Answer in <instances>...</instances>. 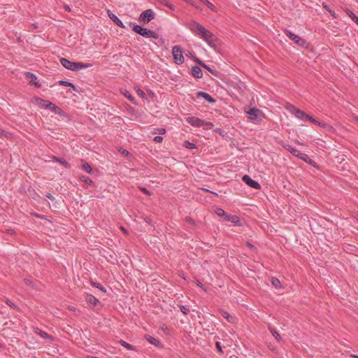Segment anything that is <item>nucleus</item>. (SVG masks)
Listing matches in <instances>:
<instances>
[{"label": "nucleus", "mask_w": 358, "mask_h": 358, "mask_svg": "<svg viewBox=\"0 0 358 358\" xmlns=\"http://www.w3.org/2000/svg\"><path fill=\"white\" fill-rule=\"evenodd\" d=\"M189 29L194 34L202 38L210 47L215 45L216 37L209 30L206 29L201 24L193 21L189 25Z\"/></svg>", "instance_id": "f257e3e1"}, {"label": "nucleus", "mask_w": 358, "mask_h": 358, "mask_svg": "<svg viewBox=\"0 0 358 358\" xmlns=\"http://www.w3.org/2000/svg\"><path fill=\"white\" fill-rule=\"evenodd\" d=\"M60 63L66 69L73 71H78L83 69H87L92 66L90 64L71 62L64 57L60 59Z\"/></svg>", "instance_id": "f03ea898"}, {"label": "nucleus", "mask_w": 358, "mask_h": 358, "mask_svg": "<svg viewBox=\"0 0 358 358\" xmlns=\"http://www.w3.org/2000/svg\"><path fill=\"white\" fill-rule=\"evenodd\" d=\"M133 31L144 37L152 38L157 39L159 38V35L154 31L144 28L140 25L135 24L133 27Z\"/></svg>", "instance_id": "7ed1b4c3"}, {"label": "nucleus", "mask_w": 358, "mask_h": 358, "mask_svg": "<svg viewBox=\"0 0 358 358\" xmlns=\"http://www.w3.org/2000/svg\"><path fill=\"white\" fill-rule=\"evenodd\" d=\"M172 54L173 57L174 62L177 64H181L184 62V57L182 54V50L180 46L175 45L172 48Z\"/></svg>", "instance_id": "20e7f679"}, {"label": "nucleus", "mask_w": 358, "mask_h": 358, "mask_svg": "<svg viewBox=\"0 0 358 358\" xmlns=\"http://www.w3.org/2000/svg\"><path fill=\"white\" fill-rule=\"evenodd\" d=\"M155 12L152 9H147L140 15L138 20L143 24H148L155 19Z\"/></svg>", "instance_id": "39448f33"}, {"label": "nucleus", "mask_w": 358, "mask_h": 358, "mask_svg": "<svg viewBox=\"0 0 358 358\" xmlns=\"http://www.w3.org/2000/svg\"><path fill=\"white\" fill-rule=\"evenodd\" d=\"M285 34L290 40L293 41L299 46L303 47L306 45V42L303 38L292 33L289 30H285Z\"/></svg>", "instance_id": "423d86ee"}, {"label": "nucleus", "mask_w": 358, "mask_h": 358, "mask_svg": "<svg viewBox=\"0 0 358 358\" xmlns=\"http://www.w3.org/2000/svg\"><path fill=\"white\" fill-rule=\"evenodd\" d=\"M243 182H245L248 186L255 189H259L261 188L260 185L255 180H252L249 176L244 175L242 178Z\"/></svg>", "instance_id": "0eeeda50"}, {"label": "nucleus", "mask_w": 358, "mask_h": 358, "mask_svg": "<svg viewBox=\"0 0 358 358\" xmlns=\"http://www.w3.org/2000/svg\"><path fill=\"white\" fill-rule=\"evenodd\" d=\"M290 112L294 115V116L299 119L306 120L307 115L303 111L295 108L293 106H290Z\"/></svg>", "instance_id": "6e6552de"}, {"label": "nucleus", "mask_w": 358, "mask_h": 358, "mask_svg": "<svg viewBox=\"0 0 358 358\" xmlns=\"http://www.w3.org/2000/svg\"><path fill=\"white\" fill-rule=\"evenodd\" d=\"M186 122L195 127H201L203 124V120L196 117H187Z\"/></svg>", "instance_id": "1a4fd4ad"}, {"label": "nucleus", "mask_w": 358, "mask_h": 358, "mask_svg": "<svg viewBox=\"0 0 358 358\" xmlns=\"http://www.w3.org/2000/svg\"><path fill=\"white\" fill-rule=\"evenodd\" d=\"M248 113L250 115V118L253 120H258L261 115L260 110L256 108L250 109Z\"/></svg>", "instance_id": "9d476101"}, {"label": "nucleus", "mask_w": 358, "mask_h": 358, "mask_svg": "<svg viewBox=\"0 0 358 358\" xmlns=\"http://www.w3.org/2000/svg\"><path fill=\"white\" fill-rule=\"evenodd\" d=\"M197 97H203L208 103H213L215 102V100L210 94L204 92H198Z\"/></svg>", "instance_id": "9b49d317"}, {"label": "nucleus", "mask_w": 358, "mask_h": 358, "mask_svg": "<svg viewBox=\"0 0 358 358\" xmlns=\"http://www.w3.org/2000/svg\"><path fill=\"white\" fill-rule=\"evenodd\" d=\"M224 219L227 221L231 222L235 224L241 225L240 218L236 215H226Z\"/></svg>", "instance_id": "f8f14e48"}, {"label": "nucleus", "mask_w": 358, "mask_h": 358, "mask_svg": "<svg viewBox=\"0 0 358 358\" xmlns=\"http://www.w3.org/2000/svg\"><path fill=\"white\" fill-rule=\"evenodd\" d=\"M108 17L119 27H124V24L113 13H112L110 10H108Z\"/></svg>", "instance_id": "ddd939ff"}, {"label": "nucleus", "mask_w": 358, "mask_h": 358, "mask_svg": "<svg viewBox=\"0 0 358 358\" xmlns=\"http://www.w3.org/2000/svg\"><path fill=\"white\" fill-rule=\"evenodd\" d=\"M192 75L194 78H201L203 76V73L199 66H194L192 68Z\"/></svg>", "instance_id": "4468645a"}, {"label": "nucleus", "mask_w": 358, "mask_h": 358, "mask_svg": "<svg viewBox=\"0 0 358 358\" xmlns=\"http://www.w3.org/2000/svg\"><path fill=\"white\" fill-rule=\"evenodd\" d=\"M40 103H41L42 107H43L45 108H50L52 110H55L57 108V106H55L52 103H50V101H46V100L41 99Z\"/></svg>", "instance_id": "2eb2a0df"}, {"label": "nucleus", "mask_w": 358, "mask_h": 358, "mask_svg": "<svg viewBox=\"0 0 358 358\" xmlns=\"http://www.w3.org/2000/svg\"><path fill=\"white\" fill-rule=\"evenodd\" d=\"M86 301L93 306H95L99 303V300L92 294H87Z\"/></svg>", "instance_id": "dca6fc26"}, {"label": "nucleus", "mask_w": 358, "mask_h": 358, "mask_svg": "<svg viewBox=\"0 0 358 358\" xmlns=\"http://www.w3.org/2000/svg\"><path fill=\"white\" fill-rule=\"evenodd\" d=\"M81 168L83 171L87 172V173H91L92 172V168L91 166L86 162L82 161Z\"/></svg>", "instance_id": "f3484780"}, {"label": "nucleus", "mask_w": 358, "mask_h": 358, "mask_svg": "<svg viewBox=\"0 0 358 358\" xmlns=\"http://www.w3.org/2000/svg\"><path fill=\"white\" fill-rule=\"evenodd\" d=\"M345 11L352 20L358 25V17L353 13V12L348 8H345Z\"/></svg>", "instance_id": "a211bd4d"}, {"label": "nucleus", "mask_w": 358, "mask_h": 358, "mask_svg": "<svg viewBox=\"0 0 358 358\" xmlns=\"http://www.w3.org/2000/svg\"><path fill=\"white\" fill-rule=\"evenodd\" d=\"M146 339L150 343H151L155 346L160 345V341L151 336H146Z\"/></svg>", "instance_id": "6ab92c4d"}, {"label": "nucleus", "mask_w": 358, "mask_h": 358, "mask_svg": "<svg viewBox=\"0 0 358 358\" xmlns=\"http://www.w3.org/2000/svg\"><path fill=\"white\" fill-rule=\"evenodd\" d=\"M294 155L305 162H307L308 159H309L307 155L301 152L299 150H297V152L294 153Z\"/></svg>", "instance_id": "aec40b11"}, {"label": "nucleus", "mask_w": 358, "mask_h": 358, "mask_svg": "<svg viewBox=\"0 0 358 358\" xmlns=\"http://www.w3.org/2000/svg\"><path fill=\"white\" fill-rule=\"evenodd\" d=\"M26 76L28 78H30V83L34 84L36 86H40V85H37L35 81L36 80L37 78L35 75H34L31 73H26Z\"/></svg>", "instance_id": "412c9836"}, {"label": "nucleus", "mask_w": 358, "mask_h": 358, "mask_svg": "<svg viewBox=\"0 0 358 358\" xmlns=\"http://www.w3.org/2000/svg\"><path fill=\"white\" fill-rule=\"evenodd\" d=\"M271 282L273 287L278 289L281 287V283L280 281L275 277L271 278Z\"/></svg>", "instance_id": "4be33fe9"}, {"label": "nucleus", "mask_w": 358, "mask_h": 358, "mask_svg": "<svg viewBox=\"0 0 358 358\" xmlns=\"http://www.w3.org/2000/svg\"><path fill=\"white\" fill-rule=\"evenodd\" d=\"M201 3L206 5L208 8H209L213 11H216V7L211 3L208 0H199Z\"/></svg>", "instance_id": "5701e85b"}, {"label": "nucleus", "mask_w": 358, "mask_h": 358, "mask_svg": "<svg viewBox=\"0 0 358 358\" xmlns=\"http://www.w3.org/2000/svg\"><path fill=\"white\" fill-rule=\"evenodd\" d=\"M322 7H323V8H324L327 11H328V12L329 13V14H330L333 17H334V18H336V17H337V15H336V13H335L334 10H332L329 8V6L328 5H327L326 3H322Z\"/></svg>", "instance_id": "b1692460"}, {"label": "nucleus", "mask_w": 358, "mask_h": 358, "mask_svg": "<svg viewBox=\"0 0 358 358\" xmlns=\"http://www.w3.org/2000/svg\"><path fill=\"white\" fill-rule=\"evenodd\" d=\"M283 148L285 149H286L287 150H288L289 152H291L293 155H294V153L297 152V149L292 147L291 145H289V144H283L282 145Z\"/></svg>", "instance_id": "393cba45"}, {"label": "nucleus", "mask_w": 358, "mask_h": 358, "mask_svg": "<svg viewBox=\"0 0 358 358\" xmlns=\"http://www.w3.org/2000/svg\"><path fill=\"white\" fill-rule=\"evenodd\" d=\"M269 329H270L271 333L273 334V336L275 338L276 340H278V341L281 340V337L276 330H275L273 328H271V327H270Z\"/></svg>", "instance_id": "a878e982"}, {"label": "nucleus", "mask_w": 358, "mask_h": 358, "mask_svg": "<svg viewBox=\"0 0 358 358\" xmlns=\"http://www.w3.org/2000/svg\"><path fill=\"white\" fill-rule=\"evenodd\" d=\"M36 332L37 334H38L43 338H50V336L47 333H45V331H43L42 330L37 329L36 331Z\"/></svg>", "instance_id": "bb28decb"}, {"label": "nucleus", "mask_w": 358, "mask_h": 358, "mask_svg": "<svg viewBox=\"0 0 358 358\" xmlns=\"http://www.w3.org/2000/svg\"><path fill=\"white\" fill-rule=\"evenodd\" d=\"M215 213L217 214V216L219 217H224L226 216L227 213H225V211L222 209V208H217L216 210H215Z\"/></svg>", "instance_id": "cd10ccee"}, {"label": "nucleus", "mask_w": 358, "mask_h": 358, "mask_svg": "<svg viewBox=\"0 0 358 358\" xmlns=\"http://www.w3.org/2000/svg\"><path fill=\"white\" fill-rule=\"evenodd\" d=\"M222 315L224 318H226L229 322H233L234 321V317L229 313H228L226 311L222 312Z\"/></svg>", "instance_id": "c85d7f7f"}, {"label": "nucleus", "mask_w": 358, "mask_h": 358, "mask_svg": "<svg viewBox=\"0 0 358 358\" xmlns=\"http://www.w3.org/2000/svg\"><path fill=\"white\" fill-rule=\"evenodd\" d=\"M120 343L122 346H124V348H126L128 350H134V346H132L131 345H130L129 343H128L124 341H120Z\"/></svg>", "instance_id": "c756f323"}, {"label": "nucleus", "mask_w": 358, "mask_h": 358, "mask_svg": "<svg viewBox=\"0 0 358 358\" xmlns=\"http://www.w3.org/2000/svg\"><path fill=\"white\" fill-rule=\"evenodd\" d=\"M80 179L82 181L85 182V183H87L88 185H92L93 184V181L91 179L88 178L87 177L85 176H81L80 177Z\"/></svg>", "instance_id": "7c9ffc66"}, {"label": "nucleus", "mask_w": 358, "mask_h": 358, "mask_svg": "<svg viewBox=\"0 0 358 358\" xmlns=\"http://www.w3.org/2000/svg\"><path fill=\"white\" fill-rule=\"evenodd\" d=\"M59 83L61 85H64V86H69V87H75L74 85L72 83L69 82V81H66V80H59Z\"/></svg>", "instance_id": "2f4dec72"}, {"label": "nucleus", "mask_w": 358, "mask_h": 358, "mask_svg": "<svg viewBox=\"0 0 358 358\" xmlns=\"http://www.w3.org/2000/svg\"><path fill=\"white\" fill-rule=\"evenodd\" d=\"M184 146L186 148H189V149H194L196 148L195 145L192 143H190L189 141H185L184 142Z\"/></svg>", "instance_id": "473e14b6"}, {"label": "nucleus", "mask_w": 358, "mask_h": 358, "mask_svg": "<svg viewBox=\"0 0 358 358\" xmlns=\"http://www.w3.org/2000/svg\"><path fill=\"white\" fill-rule=\"evenodd\" d=\"M123 94L124 95V96H126L129 100H130L131 101L134 102V98L133 96H131V94L127 90H125L124 92H123Z\"/></svg>", "instance_id": "72a5a7b5"}, {"label": "nucleus", "mask_w": 358, "mask_h": 358, "mask_svg": "<svg viewBox=\"0 0 358 358\" xmlns=\"http://www.w3.org/2000/svg\"><path fill=\"white\" fill-rule=\"evenodd\" d=\"M213 123L210 122H205L203 120V124H202V127H203L206 129H210L213 127Z\"/></svg>", "instance_id": "f704fd0d"}, {"label": "nucleus", "mask_w": 358, "mask_h": 358, "mask_svg": "<svg viewBox=\"0 0 358 358\" xmlns=\"http://www.w3.org/2000/svg\"><path fill=\"white\" fill-rule=\"evenodd\" d=\"M196 62L197 63H199L201 66H202L203 67H204L206 69H207L208 71H209L210 72H212V69L208 66L207 65H206L204 63H203L202 62H201L199 59H196Z\"/></svg>", "instance_id": "c9c22d12"}, {"label": "nucleus", "mask_w": 358, "mask_h": 358, "mask_svg": "<svg viewBox=\"0 0 358 358\" xmlns=\"http://www.w3.org/2000/svg\"><path fill=\"white\" fill-rule=\"evenodd\" d=\"M92 285L94 286V287H97L98 289H101L102 292H106V289L101 285V284H99V283H96V282H92Z\"/></svg>", "instance_id": "e433bc0d"}, {"label": "nucleus", "mask_w": 358, "mask_h": 358, "mask_svg": "<svg viewBox=\"0 0 358 358\" xmlns=\"http://www.w3.org/2000/svg\"><path fill=\"white\" fill-rule=\"evenodd\" d=\"M180 311H181L183 314H185V315L188 314V313H189V308H187V307H186V306H180Z\"/></svg>", "instance_id": "4c0bfd02"}, {"label": "nucleus", "mask_w": 358, "mask_h": 358, "mask_svg": "<svg viewBox=\"0 0 358 358\" xmlns=\"http://www.w3.org/2000/svg\"><path fill=\"white\" fill-rule=\"evenodd\" d=\"M136 93L141 98H145V92L139 88L136 90Z\"/></svg>", "instance_id": "58836bf2"}, {"label": "nucleus", "mask_w": 358, "mask_h": 358, "mask_svg": "<svg viewBox=\"0 0 358 358\" xmlns=\"http://www.w3.org/2000/svg\"><path fill=\"white\" fill-rule=\"evenodd\" d=\"M317 125L325 129L331 128L330 125L324 122H319Z\"/></svg>", "instance_id": "ea45409f"}, {"label": "nucleus", "mask_w": 358, "mask_h": 358, "mask_svg": "<svg viewBox=\"0 0 358 358\" xmlns=\"http://www.w3.org/2000/svg\"><path fill=\"white\" fill-rule=\"evenodd\" d=\"M215 345H216V348H217V350L220 353H222V352H223V351H222V346H221L220 343V342H216Z\"/></svg>", "instance_id": "a19ab883"}, {"label": "nucleus", "mask_w": 358, "mask_h": 358, "mask_svg": "<svg viewBox=\"0 0 358 358\" xmlns=\"http://www.w3.org/2000/svg\"><path fill=\"white\" fill-rule=\"evenodd\" d=\"M154 141L157 143H161L163 141V138L161 136H157L154 138Z\"/></svg>", "instance_id": "79ce46f5"}, {"label": "nucleus", "mask_w": 358, "mask_h": 358, "mask_svg": "<svg viewBox=\"0 0 358 358\" xmlns=\"http://www.w3.org/2000/svg\"><path fill=\"white\" fill-rule=\"evenodd\" d=\"M6 303L7 305H8L11 308L15 307V304L10 299H6Z\"/></svg>", "instance_id": "37998d69"}, {"label": "nucleus", "mask_w": 358, "mask_h": 358, "mask_svg": "<svg viewBox=\"0 0 358 358\" xmlns=\"http://www.w3.org/2000/svg\"><path fill=\"white\" fill-rule=\"evenodd\" d=\"M57 160L59 161L61 164H62L66 168L70 167V165L66 161L60 160V159L59 160L57 159Z\"/></svg>", "instance_id": "c03bdc74"}, {"label": "nucleus", "mask_w": 358, "mask_h": 358, "mask_svg": "<svg viewBox=\"0 0 358 358\" xmlns=\"http://www.w3.org/2000/svg\"><path fill=\"white\" fill-rule=\"evenodd\" d=\"M24 283L28 286H32L33 282L30 280L29 279H24Z\"/></svg>", "instance_id": "a18cd8bd"}, {"label": "nucleus", "mask_w": 358, "mask_h": 358, "mask_svg": "<svg viewBox=\"0 0 358 358\" xmlns=\"http://www.w3.org/2000/svg\"><path fill=\"white\" fill-rule=\"evenodd\" d=\"M195 283L196 284L197 286L200 287L201 289H203L204 291H206V289L204 288V286L203 285V284L199 281V280H196L195 282Z\"/></svg>", "instance_id": "49530a36"}, {"label": "nucleus", "mask_w": 358, "mask_h": 358, "mask_svg": "<svg viewBox=\"0 0 358 358\" xmlns=\"http://www.w3.org/2000/svg\"><path fill=\"white\" fill-rule=\"evenodd\" d=\"M186 220H187V222H189L191 224H194L193 220L191 217H186Z\"/></svg>", "instance_id": "de8ad7c7"}, {"label": "nucleus", "mask_w": 358, "mask_h": 358, "mask_svg": "<svg viewBox=\"0 0 358 358\" xmlns=\"http://www.w3.org/2000/svg\"><path fill=\"white\" fill-rule=\"evenodd\" d=\"M158 133H159V134H165V133H166V129H164V128L159 129H158Z\"/></svg>", "instance_id": "09e8293b"}, {"label": "nucleus", "mask_w": 358, "mask_h": 358, "mask_svg": "<svg viewBox=\"0 0 358 358\" xmlns=\"http://www.w3.org/2000/svg\"><path fill=\"white\" fill-rule=\"evenodd\" d=\"M141 191L143 192L144 193H145L146 194L148 195H150V192L145 187H141Z\"/></svg>", "instance_id": "8fccbe9b"}, {"label": "nucleus", "mask_w": 358, "mask_h": 358, "mask_svg": "<svg viewBox=\"0 0 358 358\" xmlns=\"http://www.w3.org/2000/svg\"><path fill=\"white\" fill-rule=\"evenodd\" d=\"M46 196H47L49 199H50V200H52V201H54V200H55L54 196H53L50 193H48V194H46Z\"/></svg>", "instance_id": "3c124183"}, {"label": "nucleus", "mask_w": 358, "mask_h": 358, "mask_svg": "<svg viewBox=\"0 0 358 358\" xmlns=\"http://www.w3.org/2000/svg\"><path fill=\"white\" fill-rule=\"evenodd\" d=\"M314 120L315 119L312 116H310L308 115H307L306 120H309V121H310L311 122L313 123Z\"/></svg>", "instance_id": "603ef678"}, {"label": "nucleus", "mask_w": 358, "mask_h": 358, "mask_svg": "<svg viewBox=\"0 0 358 358\" xmlns=\"http://www.w3.org/2000/svg\"><path fill=\"white\" fill-rule=\"evenodd\" d=\"M314 120L315 119L312 116H310L308 115H307L306 120H309V121H310L311 122L313 123Z\"/></svg>", "instance_id": "864d4df0"}, {"label": "nucleus", "mask_w": 358, "mask_h": 358, "mask_svg": "<svg viewBox=\"0 0 358 358\" xmlns=\"http://www.w3.org/2000/svg\"><path fill=\"white\" fill-rule=\"evenodd\" d=\"M7 132L5 131L4 130L0 129V136H6L7 135Z\"/></svg>", "instance_id": "5fc2aeb1"}, {"label": "nucleus", "mask_w": 358, "mask_h": 358, "mask_svg": "<svg viewBox=\"0 0 358 358\" xmlns=\"http://www.w3.org/2000/svg\"><path fill=\"white\" fill-rule=\"evenodd\" d=\"M186 3H189V4H191L192 6H193L194 7L196 8H197V6H196L192 2L191 0H184Z\"/></svg>", "instance_id": "6e6d98bb"}, {"label": "nucleus", "mask_w": 358, "mask_h": 358, "mask_svg": "<svg viewBox=\"0 0 358 358\" xmlns=\"http://www.w3.org/2000/svg\"><path fill=\"white\" fill-rule=\"evenodd\" d=\"M350 356L351 357H352V358H358V355H354V354H351Z\"/></svg>", "instance_id": "4d7b16f0"}, {"label": "nucleus", "mask_w": 358, "mask_h": 358, "mask_svg": "<svg viewBox=\"0 0 358 358\" xmlns=\"http://www.w3.org/2000/svg\"><path fill=\"white\" fill-rule=\"evenodd\" d=\"M65 10H68V11H70V8H69V6H65Z\"/></svg>", "instance_id": "13d9d810"}, {"label": "nucleus", "mask_w": 358, "mask_h": 358, "mask_svg": "<svg viewBox=\"0 0 358 358\" xmlns=\"http://www.w3.org/2000/svg\"><path fill=\"white\" fill-rule=\"evenodd\" d=\"M248 247H249L250 248H254V246H253L251 243H248Z\"/></svg>", "instance_id": "bf43d9fd"}, {"label": "nucleus", "mask_w": 358, "mask_h": 358, "mask_svg": "<svg viewBox=\"0 0 358 358\" xmlns=\"http://www.w3.org/2000/svg\"><path fill=\"white\" fill-rule=\"evenodd\" d=\"M319 121L316 120L315 119L313 121V124H318Z\"/></svg>", "instance_id": "052dcab7"}, {"label": "nucleus", "mask_w": 358, "mask_h": 358, "mask_svg": "<svg viewBox=\"0 0 358 358\" xmlns=\"http://www.w3.org/2000/svg\"><path fill=\"white\" fill-rule=\"evenodd\" d=\"M201 189L203 190V191H206V192H212L211 191H210V190H208L207 189H205V188H202Z\"/></svg>", "instance_id": "680f3d73"}, {"label": "nucleus", "mask_w": 358, "mask_h": 358, "mask_svg": "<svg viewBox=\"0 0 358 358\" xmlns=\"http://www.w3.org/2000/svg\"><path fill=\"white\" fill-rule=\"evenodd\" d=\"M166 6H168L169 8H172L171 5H169V4L166 3Z\"/></svg>", "instance_id": "e2e57ef3"}, {"label": "nucleus", "mask_w": 358, "mask_h": 358, "mask_svg": "<svg viewBox=\"0 0 358 358\" xmlns=\"http://www.w3.org/2000/svg\"><path fill=\"white\" fill-rule=\"evenodd\" d=\"M121 229L122 231H125V229L123 227H122Z\"/></svg>", "instance_id": "0e129e2a"}]
</instances>
